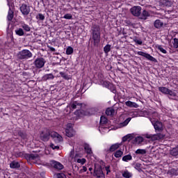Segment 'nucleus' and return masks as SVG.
I'll use <instances>...</instances> for the list:
<instances>
[{"mask_svg": "<svg viewBox=\"0 0 178 178\" xmlns=\"http://www.w3.org/2000/svg\"><path fill=\"white\" fill-rule=\"evenodd\" d=\"M92 41L91 47H98L101 42V28L97 24H95L91 28Z\"/></svg>", "mask_w": 178, "mask_h": 178, "instance_id": "obj_1", "label": "nucleus"}, {"mask_svg": "<svg viewBox=\"0 0 178 178\" xmlns=\"http://www.w3.org/2000/svg\"><path fill=\"white\" fill-rule=\"evenodd\" d=\"M17 58L20 60H26L27 59H30V58H33V53H31L29 49H23L18 52Z\"/></svg>", "mask_w": 178, "mask_h": 178, "instance_id": "obj_2", "label": "nucleus"}, {"mask_svg": "<svg viewBox=\"0 0 178 178\" xmlns=\"http://www.w3.org/2000/svg\"><path fill=\"white\" fill-rule=\"evenodd\" d=\"M51 137V131L46 129L42 131L40 134V138L42 141H48Z\"/></svg>", "mask_w": 178, "mask_h": 178, "instance_id": "obj_3", "label": "nucleus"}, {"mask_svg": "<svg viewBox=\"0 0 178 178\" xmlns=\"http://www.w3.org/2000/svg\"><path fill=\"white\" fill-rule=\"evenodd\" d=\"M83 106V104L79 103L77 102H74L70 104V108L72 109H76L75 111V115H79V113H82L81 109Z\"/></svg>", "mask_w": 178, "mask_h": 178, "instance_id": "obj_4", "label": "nucleus"}, {"mask_svg": "<svg viewBox=\"0 0 178 178\" xmlns=\"http://www.w3.org/2000/svg\"><path fill=\"white\" fill-rule=\"evenodd\" d=\"M146 138H151L152 141H156L159 140H162V138H165V135L162 134H146Z\"/></svg>", "mask_w": 178, "mask_h": 178, "instance_id": "obj_5", "label": "nucleus"}, {"mask_svg": "<svg viewBox=\"0 0 178 178\" xmlns=\"http://www.w3.org/2000/svg\"><path fill=\"white\" fill-rule=\"evenodd\" d=\"M45 59L44 58H38L33 63L35 67L37 69H41L42 67H44V65H45Z\"/></svg>", "mask_w": 178, "mask_h": 178, "instance_id": "obj_6", "label": "nucleus"}, {"mask_svg": "<svg viewBox=\"0 0 178 178\" xmlns=\"http://www.w3.org/2000/svg\"><path fill=\"white\" fill-rule=\"evenodd\" d=\"M130 12L133 16L139 17L141 15V7L140 6H134L130 9Z\"/></svg>", "mask_w": 178, "mask_h": 178, "instance_id": "obj_7", "label": "nucleus"}, {"mask_svg": "<svg viewBox=\"0 0 178 178\" xmlns=\"http://www.w3.org/2000/svg\"><path fill=\"white\" fill-rule=\"evenodd\" d=\"M50 165L52 168H54V169H58V170H62L63 168V165L58 161H50Z\"/></svg>", "mask_w": 178, "mask_h": 178, "instance_id": "obj_8", "label": "nucleus"}, {"mask_svg": "<svg viewBox=\"0 0 178 178\" xmlns=\"http://www.w3.org/2000/svg\"><path fill=\"white\" fill-rule=\"evenodd\" d=\"M20 10L22 15H27L30 13V6H26V4H22L20 7Z\"/></svg>", "mask_w": 178, "mask_h": 178, "instance_id": "obj_9", "label": "nucleus"}, {"mask_svg": "<svg viewBox=\"0 0 178 178\" xmlns=\"http://www.w3.org/2000/svg\"><path fill=\"white\" fill-rule=\"evenodd\" d=\"M153 126L156 131H162L163 130V124L159 121H156L154 123Z\"/></svg>", "mask_w": 178, "mask_h": 178, "instance_id": "obj_10", "label": "nucleus"}, {"mask_svg": "<svg viewBox=\"0 0 178 178\" xmlns=\"http://www.w3.org/2000/svg\"><path fill=\"white\" fill-rule=\"evenodd\" d=\"M150 14L148 11L144 10L142 14L139 16L140 20H147V17H149Z\"/></svg>", "mask_w": 178, "mask_h": 178, "instance_id": "obj_11", "label": "nucleus"}, {"mask_svg": "<svg viewBox=\"0 0 178 178\" xmlns=\"http://www.w3.org/2000/svg\"><path fill=\"white\" fill-rule=\"evenodd\" d=\"M104 171H102V167L100 165L97 168H95L94 176H98L99 175H102Z\"/></svg>", "mask_w": 178, "mask_h": 178, "instance_id": "obj_12", "label": "nucleus"}, {"mask_svg": "<svg viewBox=\"0 0 178 178\" xmlns=\"http://www.w3.org/2000/svg\"><path fill=\"white\" fill-rule=\"evenodd\" d=\"M74 134H76V131L74 129H65V136L67 137H74Z\"/></svg>", "mask_w": 178, "mask_h": 178, "instance_id": "obj_13", "label": "nucleus"}, {"mask_svg": "<svg viewBox=\"0 0 178 178\" xmlns=\"http://www.w3.org/2000/svg\"><path fill=\"white\" fill-rule=\"evenodd\" d=\"M10 168L11 169H19V168H20V163L17 161H13L10 163Z\"/></svg>", "mask_w": 178, "mask_h": 178, "instance_id": "obj_14", "label": "nucleus"}, {"mask_svg": "<svg viewBox=\"0 0 178 178\" xmlns=\"http://www.w3.org/2000/svg\"><path fill=\"white\" fill-rule=\"evenodd\" d=\"M154 26L156 29H161L163 27V22H162L161 19H156L154 23Z\"/></svg>", "mask_w": 178, "mask_h": 178, "instance_id": "obj_15", "label": "nucleus"}, {"mask_svg": "<svg viewBox=\"0 0 178 178\" xmlns=\"http://www.w3.org/2000/svg\"><path fill=\"white\" fill-rule=\"evenodd\" d=\"M125 105H127V106H129V108H138V104L131 101L126 102Z\"/></svg>", "mask_w": 178, "mask_h": 178, "instance_id": "obj_16", "label": "nucleus"}, {"mask_svg": "<svg viewBox=\"0 0 178 178\" xmlns=\"http://www.w3.org/2000/svg\"><path fill=\"white\" fill-rule=\"evenodd\" d=\"M119 147H120V145L119 143L113 144L110 147L109 149L107 151L110 152H113L116 151L118 148H119Z\"/></svg>", "mask_w": 178, "mask_h": 178, "instance_id": "obj_17", "label": "nucleus"}, {"mask_svg": "<svg viewBox=\"0 0 178 178\" xmlns=\"http://www.w3.org/2000/svg\"><path fill=\"white\" fill-rule=\"evenodd\" d=\"M170 154L172 155V156H178V146L170 149Z\"/></svg>", "mask_w": 178, "mask_h": 178, "instance_id": "obj_18", "label": "nucleus"}, {"mask_svg": "<svg viewBox=\"0 0 178 178\" xmlns=\"http://www.w3.org/2000/svg\"><path fill=\"white\" fill-rule=\"evenodd\" d=\"M13 16H14L13 10H12V8H10L8 10V15L7 17L8 22H12V20L13 19Z\"/></svg>", "mask_w": 178, "mask_h": 178, "instance_id": "obj_19", "label": "nucleus"}, {"mask_svg": "<svg viewBox=\"0 0 178 178\" xmlns=\"http://www.w3.org/2000/svg\"><path fill=\"white\" fill-rule=\"evenodd\" d=\"M133 140V136L131 134H128L122 138V143H126V141H131Z\"/></svg>", "mask_w": 178, "mask_h": 178, "instance_id": "obj_20", "label": "nucleus"}, {"mask_svg": "<svg viewBox=\"0 0 178 178\" xmlns=\"http://www.w3.org/2000/svg\"><path fill=\"white\" fill-rule=\"evenodd\" d=\"M115 114V109L113 108H108L106 110V115H107V116H112V115Z\"/></svg>", "mask_w": 178, "mask_h": 178, "instance_id": "obj_21", "label": "nucleus"}, {"mask_svg": "<svg viewBox=\"0 0 178 178\" xmlns=\"http://www.w3.org/2000/svg\"><path fill=\"white\" fill-rule=\"evenodd\" d=\"M168 175H175L177 176L178 175V168L177 169L172 168L171 170H168Z\"/></svg>", "mask_w": 178, "mask_h": 178, "instance_id": "obj_22", "label": "nucleus"}, {"mask_svg": "<svg viewBox=\"0 0 178 178\" xmlns=\"http://www.w3.org/2000/svg\"><path fill=\"white\" fill-rule=\"evenodd\" d=\"M84 149L86 151L87 154H92V150H91V148L90 147V145L85 144L84 145Z\"/></svg>", "mask_w": 178, "mask_h": 178, "instance_id": "obj_23", "label": "nucleus"}, {"mask_svg": "<svg viewBox=\"0 0 178 178\" xmlns=\"http://www.w3.org/2000/svg\"><path fill=\"white\" fill-rule=\"evenodd\" d=\"M131 159H133L131 154H128L122 157V161H124V162H127V161H131Z\"/></svg>", "mask_w": 178, "mask_h": 178, "instance_id": "obj_24", "label": "nucleus"}, {"mask_svg": "<svg viewBox=\"0 0 178 178\" xmlns=\"http://www.w3.org/2000/svg\"><path fill=\"white\" fill-rule=\"evenodd\" d=\"M136 154H138L140 155H145V154H147V150L144 149H138L136 151Z\"/></svg>", "mask_w": 178, "mask_h": 178, "instance_id": "obj_25", "label": "nucleus"}, {"mask_svg": "<svg viewBox=\"0 0 178 178\" xmlns=\"http://www.w3.org/2000/svg\"><path fill=\"white\" fill-rule=\"evenodd\" d=\"M159 90L163 94H168L169 89L165 87H159Z\"/></svg>", "mask_w": 178, "mask_h": 178, "instance_id": "obj_26", "label": "nucleus"}, {"mask_svg": "<svg viewBox=\"0 0 178 178\" xmlns=\"http://www.w3.org/2000/svg\"><path fill=\"white\" fill-rule=\"evenodd\" d=\"M134 141H135V143L141 144V143H143V141H144V138H143L141 136H137L136 138H135Z\"/></svg>", "mask_w": 178, "mask_h": 178, "instance_id": "obj_27", "label": "nucleus"}, {"mask_svg": "<svg viewBox=\"0 0 178 178\" xmlns=\"http://www.w3.org/2000/svg\"><path fill=\"white\" fill-rule=\"evenodd\" d=\"M123 155V152L121 150H118L114 154V156L115 158H121V156Z\"/></svg>", "mask_w": 178, "mask_h": 178, "instance_id": "obj_28", "label": "nucleus"}, {"mask_svg": "<svg viewBox=\"0 0 178 178\" xmlns=\"http://www.w3.org/2000/svg\"><path fill=\"white\" fill-rule=\"evenodd\" d=\"M122 176L124 178H130V177H131V173H130L129 171L126 170V171L123 172Z\"/></svg>", "mask_w": 178, "mask_h": 178, "instance_id": "obj_29", "label": "nucleus"}, {"mask_svg": "<svg viewBox=\"0 0 178 178\" xmlns=\"http://www.w3.org/2000/svg\"><path fill=\"white\" fill-rule=\"evenodd\" d=\"M15 33L17 34V35H24V31H23V29L22 28H19L18 30L15 31Z\"/></svg>", "mask_w": 178, "mask_h": 178, "instance_id": "obj_30", "label": "nucleus"}, {"mask_svg": "<svg viewBox=\"0 0 178 178\" xmlns=\"http://www.w3.org/2000/svg\"><path fill=\"white\" fill-rule=\"evenodd\" d=\"M54 74H45L44 76H43V79L44 80H49V79H54Z\"/></svg>", "mask_w": 178, "mask_h": 178, "instance_id": "obj_31", "label": "nucleus"}, {"mask_svg": "<svg viewBox=\"0 0 178 178\" xmlns=\"http://www.w3.org/2000/svg\"><path fill=\"white\" fill-rule=\"evenodd\" d=\"M104 51L105 54H108V53L110 52V51H111V44H106L104 47Z\"/></svg>", "mask_w": 178, "mask_h": 178, "instance_id": "obj_32", "label": "nucleus"}, {"mask_svg": "<svg viewBox=\"0 0 178 178\" xmlns=\"http://www.w3.org/2000/svg\"><path fill=\"white\" fill-rule=\"evenodd\" d=\"M146 59H148L149 60H151L152 62H156V59L148 54L146 56Z\"/></svg>", "mask_w": 178, "mask_h": 178, "instance_id": "obj_33", "label": "nucleus"}, {"mask_svg": "<svg viewBox=\"0 0 178 178\" xmlns=\"http://www.w3.org/2000/svg\"><path fill=\"white\" fill-rule=\"evenodd\" d=\"M67 55H72L73 54V47H68L66 50Z\"/></svg>", "mask_w": 178, "mask_h": 178, "instance_id": "obj_34", "label": "nucleus"}, {"mask_svg": "<svg viewBox=\"0 0 178 178\" xmlns=\"http://www.w3.org/2000/svg\"><path fill=\"white\" fill-rule=\"evenodd\" d=\"M54 176L56 178H67L66 175L63 173H57V174H55Z\"/></svg>", "mask_w": 178, "mask_h": 178, "instance_id": "obj_35", "label": "nucleus"}, {"mask_svg": "<svg viewBox=\"0 0 178 178\" xmlns=\"http://www.w3.org/2000/svg\"><path fill=\"white\" fill-rule=\"evenodd\" d=\"M156 48H157V49L161 51V52H162L163 54H167L166 50L165 49H163V47H162L161 45L156 46Z\"/></svg>", "mask_w": 178, "mask_h": 178, "instance_id": "obj_36", "label": "nucleus"}, {"mask_svg": "<svg viewBox=\"0 0 178 178\" xmlns=\"http://www.w3.org/2000/svg\"><path fill=\"white\" fill-rule=\"evenodd\" d=\"M54 141H56L57 143H60V141H63V138L60 136V135L58 134L57 137L54 139Z\"/></svg>", "mask_w": 178, "mask_h": 178, "instance_id": "obj_37", "label": "nucleus"}, {"mask_svg": "<svg viewBox=\"0 0 178 178\" xmlns=\"http://www.w3.org/2000/svg\"><path fill=\"white\" fill-rule=\"evenodd\" d=\"M100 123H102L103 124H106V123H108V119H106V118L105 117H101Z\"/></svg>", "mask_w": 178, "mask_h": 178, "instance_id": "obj_38", "label": "nucleus"}, {"mask_svg": "<svg viewBox=\"0 0 178 178\" xmlns=\"http://www.w3.org/2000/svg\"><path fill=\"white\" fill-rule=\"evenodd\" d=\"M60 75L61 76V77H63L65 80H69V76L66 74L65 72H60Z\"/></svg>", "mask_w": 178, "mask_h": 178, "instance_id": "obj_39", "label": "nucleus"}, {"mask_svg": "<svg viewBox=\"0 0 178 178\" xmlns=\"http://www.w3.org/2000/svg\"><path fill=\"white\" fill-rule=\"evenodd\" d=\"M22 29H24L25 31H30V30H31L30 26L26 24H22Z\"/></svg>", "mask_w": 178, "mask_h": 178, "instance_id": "obj_40", "label": "nucleus"}, {"mask_svg": "<svg viewBox=\"0 0 178 178\" xmlns=\"http://www.w3.org/2000/svg\"><path fill=\"white\" fill-rule=\"evenodd\" d=\"M57 136H59V134L56 133V132H50V136L52 137V138H54V140H55L57 137Z\"/></svg>", "mask_w": 178, "mask_h": 178, "instance_id": "obj_41", "label": "nucleus"}, {"mask_svg": "<svg viewBox=\"0 0 178 178\" xmlns=\"http://www.w3.org/2000/svg\"><path fill=\"white\" fill-rule=\"evenodd\" d=\"M37 19H39V20H44L45 19V16L44 15L39 13L37 16Z\"/></svg>", "mask_w": 178, "mask_h": 178, "instance_id": "obj_42", "label": "nucleus"}, {"mask_svg": "<svg viewBox=\"0 0 178 178\" xmlns=\"http://www.w3.org/2000/svg\"><path fill=\"white\" fill-rule=\"evenodd\" d=\"M131 120V118H128L124 122H122L123 126H127L129 124V122Z\"/></svg>", "mask_w": 178, "mask_h": 178, "instance_id": "obj_43", "label": "nucleus"}, {"mask_svg": "<svg viewBox=\"0 0 178 178\" xmlns=\"http://www.w3.org/2000/svg\"><path fill=\"white\" fill-rule=\"evenodd\" d=\"M31 155V161H34L38 158V154H30Z\"/></svg>", "mask_w": 178, "mask_h": 178, "instance_id": "obj_44", "label": "nucleus"}, {"mask_svg": "<svg viewBox=\"0 0 178 178\" xmlns=\"http://www.w3.org/2000/svg\"><path fill=\"white\" fill-rule=\"evenodd\" d=\"M167 94H168V95H170V97H176L175 92L169 89H168V92H167Z\"/></svg>", "mask_w": 178, "mask_h": 178, "instance_id": "obj_45", "label": "nucleus"}, {"mask_svg": "<svg viewBox=\"0 0 178 178\" xmlns=\"http://www.w3.org/2000/svg\"><path fill=\"white\" fill-rule=\"evenodd\" d=\"M173 46H174V48H178V40H177V38H174Z\"/></svg>", "mask_w": 178, "mask_h": 178, "instance_id": "obj_46", "label": "nucleus"}, {"mask_svg": "<svg viewBox=\"0 0 178 178\" xmlns=\"http://www.w3.org/2000/svg\"><path fill=\"white\" fill-rule=\"evenodd\" d=\"M86 159H79L77 160L78 163H81V165H84V163H86Z\"/></svg>", "mask_w": 178, "mask_h": 178, "instance_id": "obj_47", "label": "nucleus"}, {"mask_svg": "<svg viewBox=\"0 0 178 178\" xmlns=\"http://www.w3.org/2000/svg\"><path fill=\"white\" fill-rule=\"evenodd\" d=\"M73 17L72 16L71 14H65L64 15V19H67L68 20H70V19H72Z\"/></svg>", "mask_w": 178, "mask_h": 178, "instance_id": "obj_48", "label": "nucleus"}, {"mask_svg": "<svg viewBox=\"0 0 178 178\" xmlns=\"http://www.w3.org/2000/svg\"><path fill=\"white\" fill-rule=\"evenodd\" d=\"M148 54H147V53H144V52H143V51H138V55H140V56H144V58H147V55Z\"/></svg>", "mask_w": 178, "mask_h": 178, "instance_id": "obj_49", "label": "nucleus"}, {"mask_svg": "<svg viewBox=\"0 0 178 178\" xmlns=\"http://www.w3.org/2000/svg\"><path fill=\"white\" fill-rule=\"evenodd\" d=\"M50 147L52 149H59V146H55L54 143H51Z\"/></svg>", "mask_w": 178, "mask_h": 178, "instance_id": "obj_50", "label": "nucleus"}, {"mask_svg": "<svg viewBox=\"0 0 178 178\" xmlns=\"http://www.w3.org/2000/svg\"><path fill=\"white\" fill-rule=\"evenodd\" d=\"M103 84L106 88H109L111 83L108 81H104Z\"/></svg>", "mask_w": 178, "mask_h": 178, "instance_id": "obj_51", "label": "nucleus"}, {"mask_svg": "<svg viewBox=\"0 0 178 178\" xmlns=\"http://www.w3.org/2000/svg\"><path fill=\"white\" fill-rule=\"evenodd\" d=\"M65 130H73V127H72V124H68Z\"/></svg>", "mask_w": 178, "mask_h": 178, "instance_id": "obj_52", "label": "nucleus"}, {"mask_svg": "<svg viewBox=\"0 0 178 178\" xmlns=\"http://www.w3.org/2000/svg\"><path fill=\"white\" fill-rule=\"evenodd\" d=\"M24 158H25L26 159H27L28 161H31V154H24Z\"/></svg>", "mask_w": 178, "mask_h": 178, "instance_id": "obj_53", "label": "nucleus"}, {"mask_svg": "<svg viewBox=\"0 0 178 178\" xmlns=\"http://www.w3.org/2000/svg\"><path fill=\"white\" fill-rule=\"evenodd\" d=\"M165 6H172V2L167 1L164 3Z\"/></svg>", "mask_w": 178, "mask_h": 178, "instance_id": "obj_54", "label": "nucleus"}, {"mask_svg": "<svg viewBox=\"0 0 178 178\" xmlns=\"http://www.w3.org/2000/svg\"><path fill=\"white\" fill-rule=\"evenodd\" d=\"M83 172H87V167L83 166V169L79 170V173H83Z\"/></svg>", "mask_w": 178, "mask_h": 178, "instance_id": "obj_55", "label": "nucleus"}, {"mask_svg": "<svg viewBox=\"0 0 178 178\" xmlns=\"http://www.w3.org/2000/svg\"><path fill=\"white\" fill-rule=\"evenodd\" d=\"M134 42L138 44V45H143V41L140 40H135Z\"/></svg>", "mask_w": 178, "mask_h": 178, "instance_id": "obj_56", "label": "nucleus"}, {"mask_svg": "<svg viewBox=\"0 0 178 178\" xmlns=\"http://www.w3.org/2000/svg\"><path fill=\"white\" fill-rule=\"evenodd\" d=\"M110 168H111L110 166H106V167L105 168L107 175H108V173H111Z\"/></svg>", "mask_w": 178, "mask_h": 178, "instance_id": "obj_57", "label": "nucleus"}, {"mask_svg": "<svg viewBox=\"0 0 178 178\" xmlns=\"http://www.w3.org/2000/svg\"><path fill=\"white\" fill-rule=\"evenodd\" d=\"M22 155H23V153L21 152L15 154V156L17 158H19V157L22 156Z\"/></svg>", "mask_w": 178, "mask_h": 178, "instance_id": "obj_58", "label": "nucleus"}, {"mask_svg": "<svg viewBox=\"0 0 178 178\" xmlns=\"http://www.w3.org/2000/svg\"><path fill=\"white\" fill-rule=\"evenodd\" d=\"M97 176V178H105V175L103 173V174H100L99 175H96Z\"/></svg>", "mask_w": 178, "mask_h": 178, "instance_id": "obj_59", "label": "nucleus"}, {"mask_svg": "<svg viewBox=\"0 0 178 178\" xmlns=\"http://www.w3.org/2000/svg\"><path fill=\"white\" fill-rule=\"evenodd\" d=\"M18 136H19L22 138H24V134H23V132L22 131L18 132Z\"/></svg>", "mask_w": 178, "mask_h": 178, "instance_id": "obj_60", "label": "nucleus"}, {"mask_svg": "<svg viewBox=\"0 0 178 178\" xmlns=\"http://www.w3.org/2000/svg\"><path fill=\"white\" fill-rule=\"evenodd\" d=\"M48 48H49V49H50V51H51V52H55V51H56L55 48H54V47H52L48 46Z\"/></svg>", "mask_w": 178, "mask_h": 178, "instance_id": "obj_61", "label": "nucleus"}, {"mask_svg": "<svg viewBox=\"0 0 178 178\" xmlns=\"http://www.w3.org/2000/svg\"><path fill=\"white\" fill-rule=\"evenodd\" d=\"M136 169H140V168H141V164H140L139 163H136Z\"/></svg>", "mask_w": 178, "mask_h": 178, "instance_id": "obj_62", "label": "nucleus"}, {"mask_svg": "<svg viewBox=\"0 0 178 178\" xmlns=\"http://www.w3.org/2000/svg\"><path fill=\"white\" fill-rule=\"evenodd\" d=\"M89 170L91 172L92 170V168H89Z\"/></svg>", "mask_w": 178, "mask_h": 178, "instance_id": "obj_63", "label": "nucleus"}, {"mask_svg": "<svg viewBox=\"0 0 178 178\" xmlns=\"http://www.w3.org/2000/svg\"><path fill=\"white\" fill-rule=\"evenodd\" d=\"M113 92H116V90H113Z\"/></svg>", "mask_w": 178, "mask_h": 178, "instance_id": "obj_64", "label": "nucleus"}]
</instances>
